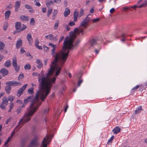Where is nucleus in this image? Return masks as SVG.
<instances>
[{"instance_id":"nucleus-61","label":"nucleus","mask_w":147,"mask_h":147,"mask_svg":"<svg viewBox=\"0 0 147 147\" xmlns=\"http://www.w3.org/2000/svg\"><path fill=\"white\" fill-rule=\"evenodd\" d=\"M64 38V37L63 36H62L59 40V42L60 43L63 40Z\"/></svg>"},{"instance_id":"nucleus-7","label":"nucleus","mask_w":147,"mask_h":147,"mask_svg":"<svg viewBox=\"0 0 147 147\" xmlns=\"http://www.w3.org/2000/svg\"><path fill=\"white\" fill-rule=\"evenodd\" d=\"M8 103L7 98L5 97H3L2 103L1 104H0V107L3 109H5L6 107L4 105H7L8 104Z\"/></svg>"},{"instance_id":"nucleus-49","label":"nucleus","mask_w":147,"mask_h":147,"mask_svg":"<svg viewBox=\"0 0 147 147\" xmlns=\"http://www.w3.org/2000/svg\"><path fill=\"white\" fill-rule=\"evenodd\" d=\"M43 64L42 63H41L39 64H38V65L37 66V67L38 69H40L42 67Z\"/></svg>"},{"instance_id":"nucleus-62","label":"nucleus","mask_w":147,"mask_h":147,"mask_svg":"<svg viewBox=\"0 0 147 147\" xmlns=\"http://www.w3.org/2000/svg\"><path fill=\"white\" fill-rule=\"evenodd\" d=\"M115 11V9L114 8H112L111 9L110 11L111 13H113Z\"/></svg>"},{"instance_id":"nucleus-37","label":"nucleus","mask_w":147,"mask_h":147,"mask_svg":"<svg viewBox=\"0 0 147 147\" xmlns=\"http://www.w3.org/2000/svg\"><path fill=\"white\" fill-rule=\"evenodd\" d=\"M8 25V23L7 22H5L3 25V28L4 31L6 30Z\"/></svg>"},{"instance_id":"nucleus-53","label":"nucleus","mask_w":147,"mask_h":147,"mask_svg":"<svg viewBox=\"0 0 147 147\" xmlns=\"http://www.w3.org/2000/svg\"><path fill=\"white\" fill-rule=\"evenodd\" d=\"M25 7L27 9H32V7L31 6L27 4H26L25 5Z\"/></svg>"},{"instance_id":"nucleus-2","label":"nucleus","mask_w":147,"mask_h":147,"mask_svg":"<svg viewBox=\"0 0 147 147\" xmlns=\"http://www.w3.org/2000/svg\"><path fill=\"white\" fill-rule=\"evenodd\" d=\"M70 38L68 36L66 37L63 43L62 50L58 52L59 53V60L61 61V66H63V64L67 59L69 53V50H71L72 47H74L73 42L74 38L76 37V34L74 32H70Z\"/></svg>"},{"instance_id":"nucleus-24","label":"nucleus","mask_w":147,"mask_h":147,"mask_svg":"<svg viewBox=\"0 0 147 147\" xmlns=\"http://www.w3.org/2000/svg\"><path fill=\"white\" fill-rule=\"evenodd\" d=\"M120 128L118 126H116L113 129V131L114 132V133L117 134L120 132Z\"/></svg>"},{"instance_id":"nucleus-9","label":"nucleus","mask_w":147,"mask_h":147,"mask_svg":"<svg viewBox=\"0 0 147 147\" xmlns=\"http://www.w3.org/2000/svg\"><path fill=\"white\" fill-rule=\"evenodd\" d=\"M28 85V84H27L24 85L18 90L17 94V95L18 96H20L23 94V92Z\"/></svg>"},{"instance_id":"nucleus-58","label":"nucleus","mask_w":147,"mask_h":147,"mask_svg":"<svg viewBox=\"0 0 147 147\" xmlns=\"http://www.w3.org/2000/svg\"><path fill=\"white\" fill-rule=\"evenodd\" d=\"M57 4H59L61 2V0H53Z\"/></svg>"},{"instance_id":"nucleus-50","label":"nucleus","mask_w":147,"mask_h":147,"mask_svg":"<svg viewBox=\"0 0 147 147\" xmlns=\"http://www.w3.org/2000/svg\"><path fill=\"white\" fill-rule=\"evenodd\" d=\"M100 20L99 18H96L94 19L93 20V21L94 23H96L99 21Z\"/></svg>"},{"instance_id":"nucleus-57","label":"nucleus","mask_w":147,"mask_h":147,"mask_svg":"<svg viewBox=\"0 0 147 147\" xmlns=\"http://www.w3.org/2000/svg\"><path fill=\"white\" fill-rule=\"evenodd\" d=\"M49 111V109L48 108H46L44 110L43 112V113H44V114L47 113Z\"/></svg>"},{"instance_id":"nucleus-22","label":"nucleus","mask_w":147,"mask_h":147,"mask_svg":"<svg viewBox=\"0 0 147 147\" xmlns=\"http://www.w3.org/2000/svg\"><path fill=\"white\" fill-rule=\"evenodd\" d=\"M70 10L68 7H66L64 12V15L65 17H67L70 13Z\"/></svg>"},{"instance_id":"nucleus-30","label":"nucleus","mask_w":147,"mask_h":147,"mask_svg":"<svg viewBox=\"0 0 147 147\" xmlns=\"http://www.w3.org/2000/svg\"><path fill=\"white\" fill-rule=\"evenodd\" d=\"M121 37H122V39L121 40L122 41H124L125 40V37L127 36L126 34L124 33H123L121 35Z\"/></svg>"},{"instance_id":"nucleus-63","label":"nucleus","mask_w":147,"mask_h":147,"mask_svg":"<svg viewBox=\"0 0 147 147\" xmlns=\"http://www.w3.org/2000/svg\"><path fill=\"white\" fill-rule=\"evenodd\" d=\"M42 10L43 12L45 13L47 9L46 8L43 7L42 8Z\"/></svg>"},{"instance_id":"nucleus-56","label":"nucleus","mask_w":147,"mask_h":147,"mask_svg":"<svg viewBox=\"0 0 147 147\" xmlns=\"http://www.w3.org/2000/svg\"><path fill=\"white\" fill-rule=\"evenodd\" d=\"M58 40V36L56 35L55 37L53 36V40H54L55 41H57Z\"/></svg>"},{"instance_id":"nucleus-39","label":"nucleus","mask_w":147,"mask_h":147,"mask_svg":"<svg viewBox=\"0 0 147 147\" xmlns=\"http://www.w3.org/2000/svg\"><path fill=\"white\" fill-rule=\"evenodd\" d=\"M8 100L11 102L12 101L13 99L15 98V97L14 96H10L8 97Z\"/></svg>"},{"instance_id":"nucleus-60","label":"nucleus","mask_w":147,"mask_h":147,"mask_svg":"<svg viewBox=\"0 0 147 147\" xmlns=\"http://www.w3.org/2000/svg\"><path fill=\"white\" fill-rule=\"evenodd\" d=\"M13 102H11L10 103V105L9 106V108L10 109H12L13 108Z\"/></svg>"},{"instance_id":"nucleus-64","label":"nucleus","mask_w":147,"mask_h":147,"mask_svg":"<svg viewBox=\"0 0 147 147\" xmlns=\"http://www.w3.org/2000/svg\"><path fill=\"white\" fill-rule=\"evenodd\" d=\"M38 49L41 50L42 49V47L41 46H39L38 45L36 46Z\"/></svg>"},{"instance_id":"nucleus-27","label":"nucleus","mask_w":147,"mask_h":147,"mask_svg":"<svg viewBox=\"0 0 147 147\" xmlns=\"http://www.w3.org/2000/svg\"><path fill=\"white\" fill-rule=\"evenodd\" d=\"M142 110V106H140L139 107V108H137V109L135 110V113L136 114L139 113L141 112Z\"/></svg>"},{"instance_id":"nucleus-45","label":"nucleus","mask_w":147,"mask_h":147,"mask_svg":"<svg viewBox=\"0 0 147 147\" xmlns=\"http://www.w3.org/2000/svg\"><path fill=\"white\" fill-rule=\"evenodd\" d=\"M81 11L79 15V17L82 16L84 14V10L83 9H81Z\"/></svg>"},{"instance_id":"nucleus-15","label":"nucleus","mask_w":147,"mask_h":147,"mask_svg":"<svg viewBox=\"0 0 147 147\" xmlns=\"http://www.w3.org/2000/svg\"><path fill=\"white\" fill-rule=\"evenodd\" d=\"M138 7V6L136 5H134L132 6L125 7L123 8V11H126V12H127V11L128 10L129 11H132L131 9H136V8Z\"/></svg>"},{"instance_id":"nucleus-41","label":"nucleus","mask_w":147,"mask_h":147,"mask_svg":"<svg viewBox=\"0 0 147 147\" xmlns=\"http://www.w3.org/2000/svg\"><path fill=\"white\" fill-rule=\"evenodd\" d=\"M15 70L17 71H18L20 69V66L19 65H16L14 66Z\"/></svg>"},{"instance_id":"nucleus-42","label":"nucleus","mask_w":147,"mask_h":147,"mask_svg":"<svg viewBox=\"0 0 147 147\" xmlns=\"http://www.w3.org/2000/svg\"><path fill=\"white\" fill-rule=\"evenodd\" d=\"M74 32L78 35L81 33L80 32V30L77 28H76L74 29Z\"/></svg>"},{"instance_id":"nucleus-20","label":"nucleus","mask_w":147,"mask_h":147,"mask_svg":"<svg viewBox=\"0 0 147 147\" xmlns=\"http://www.w3.org/2000/svg\"><path fill=\"white\" fill-rule=\"evenodd\" d=\"M22 41L21 39L18 40L16 43V46L17 49L19 48L22 45Z\"/></svg>"},{"instance_id":"nucleus-4","label":"nucleus","mask_w":147,"mask_h":147,"mask_svg":"<svg viewBox=\"0 0 147 147\" xmlns=\"http://www.w3.org/2000/svg\"><path fill=\"white\" fill-rule=\"evenodd\" d=\"M32 105L30 107H28L27 109L28 112L24 114V116L23 121L22 122L24 124H25L27 122L29 121L31 118L33 116L36 112L37 111L35 110L36 108L33 109L32 108Z\"/></svg>"},{"instance_id":"nucleus-23","label":"nucleus","mask_w":147,"mask_h":147,"mask_svg":"<svg viewBox=\"0 0 147 147\" xmlns=\"http://www.w3.org/2000/svg\"><path fill=\"white\" fill-rule=\"evenodd\" d=\"M4 65L6 67H9L11 65V61L10 60H7Z\"/></svg>"},{"instance_id":"nucleus-35","label":"nucleus","mask_w":147,"mask_h":147,"mask_svg":"<svg viewBox=\"0 0 147 147\" xmlns=\"http://www.w3.org/2000/svg\"><path fill=\"white\" fill-rule=\"evenodd\" d=\"M33 90L34 88H30L28 90V92L30 94H33L34 93Z\"/></svg>"},{"instance_id":"nucleus-11","label":"nucleus","mask_w":147,"mask_h":147,"mask_svg":"<svg viewBox=\"0 0 147 147\" xmlns=\"http://www.w3.org/2000/svg\"><path fill=\"white\" fill-rule=\"evenodd\" d=\"M49 46H51L52 47H53V49L51 50V55L53 56H54V57H55V56L56 55L57 53H55V50L56 49V45H53L52 43H49Z\"/></svg>"},{"instance_id":"nucleus-54","label":"nucleus","mask_w":147,"mask_h":147,"mask_svg":"<svg viewBox=\"0 0 147 147\" xmlns=\"http://www.w3.org/2000/svg\"><path fill=\"white\" fill-rule=\"evenodd\" d=\"M69 24L71 26H72L74 25L75 24L74 22H70L69 23Z\"/></svg>"},{"instance_id":"nucleus-43","label":"nucleus","mask_w":147,"mask_h":147,"mask_svg":"<svg viewBox=\"0 0 147 147\" xmlns=\"http://www.w3.org/2000/svg\"><path fill=\"white\" fill-rule=\"evenodd\" d=\"M52 11V9H49L47 11V16L49 17Z\"/></svg>"},{"instance_id":"nucleus-18","label":"nucleus","mask_w":147,"mask_h":147,"mask_svg":"<svg viewBox=\"0 0 147 147\" xmlns=\"http://www.w3.org/2000/svg\"><path fill=\"white\" fill-rule=\"evenodd\" d=\"M20 18L23 21H27L29 20V17L28 16H21Z\"/></svg>"},{"instance_id":"nucleus-29","label":"nucleus","mask_w":147,"mask_h":147,"mask_svg":"<svg viewBox=\"0 0 147 147\" xmlns=\"http://www.w3.org/2000/svg\"><path fill=\"white\" fill-rule=\"evenodd\" d=\"M12 65L13 66L17 65V59L16 57L13 58V59Z\"/></svg>"},{"instance_id":"nucleus-19","label":"nucleus","mask_w":147,"mask_h":147,"mask_svg":"<svg viewBox=\"0 0 147 147\" xmlns=\"http://www.w3.org/2000/svg\"><path fill=\"white\" fill-rule=\"evenodd\" d=\"M20 1H16L15 4V11H17L20 6Z\"/></svg>"},{"instance_id":"nucleus-48","label":"nucleus","mask_w":147,"mask_h":147,"mask_svg":"<svg viewBox=\"0 0 147 147\" xmlns=\"http://www.w3.org/2000/svg\"><path fill=\"white\" fill-rule=\"evenodd\" d=\"M39 43V41L38 38H36L35 40V46H37L38 45Z\"/></svg>"},{"instance_id":"nucleus-44","label":"nucleus","mask_w":147,"mask_h":147,"mask_svg":"<svg viewBox=\"0 0 147 147\" xmlns=\"http://www.w3.org/2000/svg\"><path fill=\"white\" fill-rule=\"evenodd\" d=\"M24 78V76L23 73L21 74L18 77V80H20Z\"/></svg>"},{"instance_id":"nucleus-10","label":"nucleus","mask_w":147,"mask_h":147,"mask_svg":"<svg viewBox=\"0 0 147 147\" xmlns=\"http://www.w3.org/2000/svg\"><path fill=\"white\" fill-rule=\"evenodd\" d=\"M88 15L86 16V18L83 20L80 24V26H84V28H86V26L90 20V18L89 17H88Z\"/></svg>"},{"instance_id":"nucleus-52","label":"nucleus","mask_w":147,"mask_h":147,"mask_svg":"<svg viewBox=\"0 0 147 147\" xmlns=\"http://www.w3.org/2000/svg\"><path fill=\"white\" fill-rule=\"evenodd\" d=\"M21 110V108H20L19 107L18 109L16 111L17 114H19L20 113Z\"/></svg>"},{"instance_id":"nucleus-59","label":"nucleus","mask_w":147,"mask_h":147,"mask_svg":"<svg viewBox=\"0 0 147 147\" xmlns=\"http://www.w3.org/2000/svg\"><path fill=\"white\" fill-rule=\"evenodd\" d=\"M65 28L67 31H69L70 29V27L67 25L65 26Z\"/></svg>"},{"instance_id":"nucleus-16","label":"nucleus","mask_w":147,"mask_h":147,"mask_svg":"<svg viewBox=\"0 0 147 147\" xmlns=\"http://www.w3.org/2000/svg\"><path fill=\"white\" fill-rule=\"evenodd\" d=\"M0 73L2 74L3 76L4 77L7 75L8 74L9 71L7 69L3 68L0 70Z\"/></svg>"},{"instance_id":"nucleus-14","label":"nucleus","mask_w":147,"mask_h":147,"mask_svg":"<svg viewBox=\"0 0 147 147\" xmlns=\"http://www.w3.org/2000/svg\"><path fill=\"white\" fill-rule=\"evenodd\" d=\"M23 119L22 118L19 120L18 125L15 127L16 129V131H18L24 125V124L22 123Z\"/></svg>"},{"instance_id":"nucleus-47","label":"nucleus","mask_w":147,"mask_h":147,"mask_svg":"<svg viewBox=\"0 0 147 147\" xmlns=\"http://www.w3.org/2000/svg\"><path fill=\"white\" fill-rule=\"evenodd\" d=\"M82 82H83V80L82 79H79V80L78 82V87L79 86H80Z\"/></svg>"},{"instance_id":"nucleus-32","label":"nucleus","mask_w":147,"mask_h":147,"mask_svg":"<svg viewBox=\"0 0 147 147\" xmlns=\"http://www.w3.org/2000/svg\"><path fill=\"white\" fill-rule=\"evenodd\" d=\"M24 69L26 70H29L30 69L31 67L29 64H26L24 66Z\"/></svg>"},{"instance_id":"nucleus-33","label":"nucleus","mask_w":147,"mask_h":147,"mask_svg":"<svg viewBox=\"0 0 147 147\" xmlns=\"http://www.w3.org/2000/svg\"><path fill=\"white\" fill-rule=\"evenodd\" d=\"M26 25L23 24H22V28H20V30H19L18 31V32H20L24 30L26 28Z\"/></svg>"},{"instance_id":"nucleus-38","label":"nucleus","mask_w":147,"mask_h":147,"mask_svg":"<svg viewBox=\"0 0 147 147\" xmlns=\"http://www.w3.org/2000/svg\"><path fill=\"white\" fill-rule=\"evenodd\" d=\"M58 11L57 10L54 9L53 13V19H54L55 18V16H56L57 13Z\"/></svg>"},{"instance_id":"nucleus-17","label":"nucleus","mask_w":147,"mask_h":147,"mask_svg":"<svg viewBox=\"0 0 147 147\" xmlns=\"http://www.w3.org/2000/svg\"><path fill=\"white\" fill-rule=\"evenodd\" d=\"M21 23L20 22H16L15 23V28L16 30L18 32V31L20 30L21 28Z\"/></svg>"},{"instance_id":"nucleus-26","label":"nucleus","mask_w":147,"mask_h":147,"mask_svg":"<svg viewBox=\"0 0 147 147\" xmlns=\"http://www.w3.org/2000/svg\"><path fill=\"white\" fill-rule=\"evenodd\" d=\"M11 11L9 10L6 11L5 13V18L8 19L10 16Z\"/></svg>"},{"instance_id":"nucleus-8","label":"nucleus","mask_w":147,"mask_h":147,"mask_svg":"<svg viewBox=\"0 0 147 147\" xmlns=\"http://www.w3.org/2000/svg\"><path fill=\"white\" fill-rule=\"evenodd\" d=\"M49 136H46L43 139L42 142L41 146L42 147H47V145L50 142L49 140Z\"/></svg>"},{"instance_id":"nucleus-55","label":"nucleus","mask_w":147,"mask_h":147,"mask_svg":"<svg viewBox=\"0 0 147 147\" xmlns=\"http://www.w3.org/2000/svg\"><path fill=\"white\" fill-rule=\"evenodd\" d=\"M43 47L45 51H47L49 50V48L47 47L45 45H44Z\"/></svg>"},{"instance_id":"nucleus-46","label":"nucleus","mask_w":147,"mask_h":147,"mask_svg":"<svg viewBox=\"0 0 147 147\" xmlns=\"http://www.w3.org/2000/svg\"><path fill=\"white\" fill-rule=\"evenodd\" d=\"M53 35L52 34H50L49 35L48 39L52 40H53Z\"/></svg>"},{"instance_id":"nucleus-13","label":"nucleus","mask_w":147,"mask_h":147,"mask_svg":"<svg viewBox=\"0 0 147 147\" xmlns=\"http://www.w3.org/2000/svg\"><path fill=\"white\" fill-rule=\"evenodd\" d=\"M26 38L28 42L29 45H32V43L33 42V39L32 37L31 34L30 33H28L27 36Z\"/></svg>"},{"instance_id":"nucleus-12","label":"nucleus","mask_w":147,"mask_h":147,"mask_svg":"<svg viewBox=\"0 0 147 147\" xmlns=\"http://www.w3.org/2000/svg\"><path fill=\"white\" fill-rule=\"evenodd\" d=\"M98 40V38H92L89 40V43L91 46L93 47L97 44V42Z\"/></svg>"},{"instance_id":"nucleus-3","label":"nucleus","mask_w":147,"mask_h":147,"mask_svg":"<svg viewBox=\"0 0 147 147\" xmlns=\"http://www.w3.org/2000/svg\"><path fill=\"white\" fill-rule=\"evenodd\" d=\"M59 53L56 54V55L55 56L54 59L51 63V65L50 66V68L46 76H45L44 74H42L40 76L39 74L37 72L33 73L32 74V75L34 76H39L38 79L39 77H40L41 78L43 77H45L46 78V81H47L48 82V80H50L51 85V87L50 88V90L51 89V87H52V84L55 83L56 80V78L55 77H54L53 78L51 79L48 76L49 75H52L55 70H56L55 75L57 76L59 74L61 69V68L58 66L57 64V63L59 61Z\"/></svg>"},{"instance_id":"nucleus-40","label":"nucleus","mask_w":147,"mask_h":147,"mask_svg":"<svg viewBox=\"0 0 147 147\" xmlns=\"http://www.w3.org/2000/svg\"><path fill=\"white\" fill-rule=\"evenodd\" d=\"M35 23V21L34 18H32L30 19V24L32 26L34 25Z\"/></svg>"},{"instance_id":"nucleus-6","label":"nucleus","mask_w":147,"mask_h":147,"mask_svg":"<svg viewBox=\"0 0 147 147\" xmlns=\"http://www.w3.org/2000/svg\"><path fill=\"white\" fill-rule=\"evenodd\" d=\"M5 84L7 86H9L11 87V86H20L21 85V83L16 81H11L6 82Z\"/></svg>"},{"instance_id":"nucleus-31","label":"nucleus","mask_w":147,"mask_h":147,"mask_svg":"<svg viewBox=\"0 0 147 147\" xmlns=\"http://www.w3.org/2000/svg\"><path fill=\"white\" fill-rule=\"evenodd\" d=\"M12 135L10 136L7 139L4 144V145L6 146L7 144L9 142V141L11 140L12 138Z\"/></svg>"},{"instance_id":"nucleus-28","label":"nucleus","mask_w":147,"mask_h":147,"mask_svg":"<svg viewBox=\"0 0 147 147\" xmlns=\"http://www.w3.org/2000/svg\"><path fill=\"white\" fill-rule=\"evenodd\" d=\"M26 143L25 140L24 139H22L20 142V147H24Z\"/></svg>"},{"instance_id":"nucleus-21","label":"nucleus","mask_w":147,"mask_h":147,"mask_svg":"<svg viewBox=\"0 0 147 147\" xmlns=\"http://www.w3.org/2000/svg\"><path fill=\"white\" fill-rule=\"evenodd\" d=\"M78 12L77 10H75L74 14V22H76L78 17Z\"/></svg>"},{"instance_id":"nucleus-34","label":"nucleus","mask_w":147,"mask_h":147,"mask_svg":"<svg viewBox=\"0 0 147 147\" xmlns=\"http://www.w3.org/2000/svg\"><path fill=\"white\" fill-rule=\"evenodd\" d=\"M5 46V44L3 42H0V50L3 49Z\"/></svg>"},{"instance_id":"nucleus-36","label":"nucleus","mask_w":147,"mask_h":147,"mask_svg":"<svg viewBox=\"0 0 147 147\" xmlns=\"http://www.w3.org/2000/svg\"><path fill=\"white\" fill-rule=\"evenodd\" d=\"M59 20H57L55 23V26H54V29H57L58 28L59 24Z\"/></svg>"},{"instance_id":"nucleus-25","label":"nucleus","mask_w":147,"mask_h":147,"mask_svg":"<svg viewBox=\"0 0 147 147\" xmlns=\"http://www.w3.org/2000/svg\"><path fill=\"white\" fill-rule=\"evenodd\" d=\"M5 90L6 93L7 94H9L11 90V87L9 86H7L5 87Z\"/></svg>"},{"instance_id":"nucleus-5","label":"nucleus","mask_w":147,"mask_h":147,"mask_svg":"<svg viewBox=\"0 0 147 147\" xmlns=\"http://www.w3.org/2000/svg\"><path fill=\"white\" fill-rule=\"evenodd\" d=\"M38 137L35 136L31 141L29 145V147H36L38 145Z\"/></svg>"},{"instance_id":"nucleus-51","label":"nucleus","mask_w":147,"mask_h":147,"mask_svg":"<svg viewBox=\"0 0 147 147\" xmlns=\"http://www.w3.org/2000/svg\"><path fill=\"white\" fill-rule=\"evenodd\" d=\"M16 128L13 129V131L11 133L10 136H12V137H13L15 134V132H16Z\"/></svg>"},{"instance_id":"nucleus-1","label":"nucleus","mask_w":147,"mask_h":147,"mask_svg":"<svg viewBox=\"0 0 147 147\" xmlns=\"http://www.w3.org/2000/svg\"><path fill=\"white\" fill-rule=\"evenodd\" d=\"M39 89L36 93L35 96L34 97L31 95L24 100V103L27 104L28 102H31V103L29 107L32 105V108H36L37 111L40 106L42 104V101H44L46 97L50 92V88L51 87L50 80L46 81V78L43 77L42 78L39 77L38 78Z\"/></svg>"}]
</instances>
